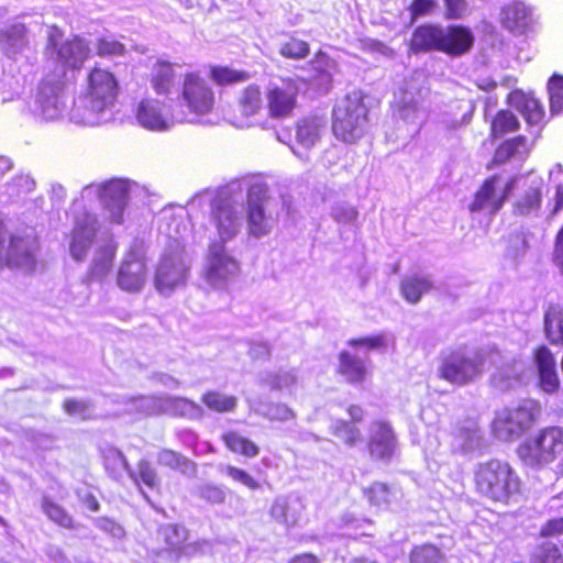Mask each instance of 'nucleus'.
I'll return each mask as SVG.
<instances>
[{
    "mask_svg": "<svg viewBox=\"0 0 563 563\" xmlns=\"http://www.w3.org/2000/svg\"><path fill=\"white\" fill-rule=\"evenodd\" d=\"M474 43V33L465 25L424 24L413 31L410 49L413 53L438 51L460 57L470 53Z\"/></svg>",
    "mask_w": 563,
    "mask_h": 563,
    "instance_id": "obj_1",
    "label": "nucleus"
},
{
    "mask_svg": "<svg viewBox=\"0 0 563 563\" xmlns=\"http://www.w3.org/2000/svg\"><path fill=\"white\" fill-rule=\"evenodd\" d=\"M486 354L483 350L465 345L441 353L438 376L456 386H466L484 373Z\"/></svg>",
    "mask_w": 563,
    "mask_h": 563,
    "instance_id": "obj_2",
    "label": "nucleus"
},
{
    "mask_svg": "<svg viewBox=\"0 0 563 563\" xmlns=\"http://www.w3.org/2000/svg\"><path fill=\"white\" fill-rule=\"evenodd\" d=\"M368 110L361 91L346 95L333 109V134L344 143L357 142L366 132Z\"/></svg>",
    "mask_w": 563,
    "mask_h": 563,
    "instance_id": "obj_3",
    "label": "nucleus"
},
{
    "mask_svg": "<svg viewBox=\"0 0 563 563\" xmlns=\"http://www.w3.org/2000/svg\"><path fill=\"white\" fill-rule=\"evenodd\" d=\"M190 275V261L185 247L174 240L159 258L155 273L154 285L163 296H170L184 287Z\"/></svg>",
    "mask_w": 563,
    "mask_h": 563,
    "instance_id": "obj_4",
    "label": "nucleus"
},
{
    "mask_svg": "<svg viewBox=\"0 0 563 563\" xmlns=\"http://www.w3.org/2000/svg\"><path fill=\"white\" fill-rule=\"evenodd\" d=\"M475 479L478 492L495 501H506L519 487V481L509 465L498 460L479 464Z\"/></svg>",
    "mask_w": 563,
    "mask_h": 563,
    "instance_id": "obj_5",
    "label": "nucleus"
},
{
    "mask_svg": "<svg viewBox=\"0 0 563 563\" xmlns=\"http://www.w3.org/2000/svg\"><path fill=\"white\" fill-rule=\"evenodd\" d=\"M62 31L56 26H51L48 31V44L47 49H54L57 55V62L60 65V69L55 75H60L63 79H66V68L79 69L89 55V47L82 38L75 36L71 40H67L59 44L62 38Z\"/></svg>",
    "mask_w": 563,
    "mask_h": 563,
    "instance_id": "obj_6",
    "label": "nucleus"
},
{
    "mask_svg": "<svg viewBox=\"0 0 563 563\" xmlns=\"http://www.w3.org/2000/svg\"><path fill=\"white\" fill-rule=\"evenodd\" d=\"M240 271L238 261L229 254L225 244L211 242L205 260L203 277L212 287H222Z\"/></svg>",
    "mask_w": 563,
    "mask_h": 563,
    "instance_id": "obj_7",
    "label": "nucleus"
},
{
    "mask_svg": "<svg viewBox=\"0 0 563 563\" xmlns=\"http://www.w3.org/2000/svg\"><path fill=\"white\" fill-rule=\"evenodd\" d=\"M268 202L267 185L260 181L251 184L247 190V228L253 236L267 235L275 224L272 214L266 213Z\"/></svg>",
    "mask_w": 563,
    "mask_h": 563,
    "instance_id": "obj_8",
    "label": "nucleus"
},
{
    "mask_svg": "<svg viewBox=\"0 0 563 563\" xmlns=\"http://www.w3.org/2000/svg\"><path fill=\"white\" fill-rule=\"evenodd\" d=\"M490 360L496 364L489 378L494 389L500 393L517 391L526 385L528 366L522 358L501 356L496 352Z\"/></svg>",
    "mask_w": 563,
    "mask_h": 563,
    "instance_id": "obj_9",
    "label": "nucleus"
},
{
    "mask_svg": "<svg viewBox=\"0 0 563 563\" xmlns=\"http://www.w3.org/2000/svg\"><path fill=\"white\" fill-rule=\"evenodd\" d=\"M528 430V406L521 401L518 406L504 408L496 412L492 431L496 439L504 442L518 441Z\"/></svg>",
    "mask_w": 563,
    "mask_h": 563,
    "instance_id": "obj_10",
    "label": "nucleus"
},
{
    "mask_svg": "<svg viewBox=\"0 0 563 563\" xmlns=\"http://www.w3.org/2000/svg\"><path fill=\"white\" fill-rule=\"evenodd\" d=\"M515 183L516 179L504 183L501 177L497 175L488 178L475 194L470 210L472 212H486L489 216L496 214L506 201Z\"/></svg>",
    "mask_w": 563,
    "mask_h": 563,
    "instance_id": "obj_11",
    "label": "nucleus"
},
{
    "mask_svg": "<svg viewBox=\"0 0 563 563\" xmlns=\"http://www.w3.org/2000/svg\"><path fill=\"white\" fill-rule=\"evenodd\" d=\"M211 220L220 238L225 244L240 232L243 224L242 207L230 199L218 198L212 203Z\"/></svg>",
    "mask_w": 563,
    "mask_h": 563,
    "instance_id": "obj_12",
    "label": "nucleus"
},
{
    "mask_svg": "<svg viewBox=\"0 0 563 563\" xmlns=\"http://www.w3.org/2000/svg\"><path fill=\"white\" fill-rule=\"evenodd\" d=\"M181 97L184 104L196 114L209 113L214 106V92L210 84L196 74H187Z\"/></svg>",
    "mask_w": 563,
    "mask_h": 563,
    "instance_id": "obj_13",
    "label": "nucleus"
},
{
    "mask_svg": "<svg viewBox=\"0 0 563 563\" xmlns=\"http://www.w3.org/2000/svg\"><path fill=\"white\" fill-rule=\"evenodd\" d=\"M66 81L60 75H48L43 79L37 101L45 119L55 120L65 111L64 88Z\"/></svg>",
    "mask_w": 563,
    "mask_h": 563,
    "instance_id": "obj_14",
    "label": "nucleus"
},
{
    "mask_svg": "<svg viewBox=\"0 0 563 563\" xmlns=\"http://www.w3.org/2000/svg\"><path fill=\"white\" fill-rule=\"evenodd\" d=\"M38 242L34 236H11L3 256V264L24 272L36 266Z\"/></svg>",
    "mask_w": 563,
    "mask_h": 563,
    "instance_id": "obj_15",
    "label": "nucleus"
},
{
    "mask_svg": "<svg viewBox=\"0 0 563 563\" xmlns=\"http://www.w3.org/2000/svg\"><path fill=\"white\" fill-rule=\"evenodd\" d=\"M563 452V430L548 427L530 443V457L539 463H550Z\"/></svg>",
    "mask_w": 563,
    "mask_h": 563,
    "instance_id": "obj_16",
    "label": "nucleus"
},
{
    "mask_svg": "<svg viewBox=\"0 0 563 563\" xmlns=\"http://www.w3.org/2000/svg\"><path fill=\"white\" fill-rule=\"evenodd\" d=\"M96 217L91 213L82 211L81 214L75 216V227L69 243V252L75 261L81 262L86 258L96 234Z\"/></svg>",
    "mask_w": 563,
    "mask_h": 563,
    "instance_id": "obj_17",
    "label": "nucleus"
},
{
    "mask_svg": "<svg viewBox=\"0 0 563 563\" xmlns=\"http://www.w3.org/2000/svg\"><path fill=\"white\" fill-rule=\"evenodd\" d=\"M146 277V266L142 254L131 251L119 268L117 277L119 287L125 291H140L145 285Z\"/></svg>",
    "mask_w": 563,
    "mask_h": 563,
    "instance_id": "obj_18",
    "label": "nucleus"
},
{
    "mask_svg": "<svg viewBox=\"0 0 563 563\" xmlns=\"http://www.w3.org/2000/svg\"><path fill=\"white\" fill-rule=\"evenodd\" d=\"M422 91L412 85L406 86L396 96L395 102L399 117L411 124L421 125L427 118Z\"/></svg>",
    "mask_w": 563,
    "mask_h": 563,
    "instance_id": "obj_19",
    "label": "nucleus"
},
{
    "mask_svg": "<svg viewBox=\"0 0 563 563\" xmlns=\"http://www.w3.org/2000/svg\"><path fill=\"white\" fill-rule=\"evenodd\" d=\"M98 192L100 202L109 212L111 221L121 223L130 192L129 181L122 179L111 180L98 190Z\"/></svg>",
    "mask_w": 563,
    "mask_h": 563,
    "instance_id": "obj_20",
    "label": "nucleus"
},
{
    "mask_svg": "<svg viewBox=\"0 0 563 563\" xmlns=\"http://www.w3.org/2000/svg\"><path fill=\"white\" fill-rule=\"evenodd\" d=\"M336 63L323 52L316 54L307 68L302 69L299 78L309 84L312 88L327 92L332 85L333 71Z\"/></svg>",
    "mask_w": 563,
    "mask_h": 563,
    "instance_id": "obj_21",
    "label": "nucleus"
},
{
    "mask_svg": "<svg viewBox=\"0 0 563 563\" xmlns=\"http://www.w3.org/2000/svg\"><path fill=\"white\" fill-rule=\"evenodd\" d=\"M533 361L538 388L547 394L556 393L560 388V378L554 354L547 346L541 345L534 350Z\"/></svg>",
    "mask_w": 563,
    "mask_h": 563,
    "instance_id": "obj_22",
    "label": "nucleus"
},
{
    "mask_svg": "<svg viewBox=\"0 0 563 563\" xmlns=\"http://www.w3.org/2000/svg\"><path fill=\"white\" fill-rule=\"evenodd\" d=\"M396 449V437L391 427L383 421H375L371 426L368 451L375 460H389Z\"/></svg>",
    "mask_w": 563,
    "mask_h": 563,
    "instance_id": "obj_23",
    "label": "nucleus"
},
{
    "mask_svg": "<svg viewBox=\"0 0 563 563\" xmlns=\"http://www.w3.org/2000/svg\"><path fill=\"white\" fill-rule=\"evenodd\" d=\"M117 93V81L107 70L95 68L89 75V88L87 95L98 99L97 108L109 107Z\"/></svg>",
    "mask_w": 563,
    "mask_h": 563,
    "instance_id": "obj_24",
    "label": "nucleus"
},
{
    "mask_svg": "<svg viewBox=\"0 0 563 563\" xmlns=\"http://www.w3.org/2000/svg\"><path fill=\"white\" fill-rule=\"evenodd\" d=\"M296 88L290 84L269 86L266 96L269 113L275 118L289 115L296 106Z\"/></svg>",
    "mask_w": 563,
    "mask_h": 563,
    "instance_id": "obj_25",
    "label": "nucleus"
},
{
    "mask_svg": "<svg viewBox=\"0 0 563 563\" xmlns=\"http://www.w3.org/2000/svg\"><path fill=\"white\" fill-rule=\"evenodd\" d=\"M485 446L483 432L474 422L460 427L454 433L453 448L463 454L482 452Z\"/></svg>",
    "mask_w": 563,
    "mask_h": 563,
    "instance_id": "obj_26",
    "label": "nucleus"
},
{
    "mask_svg": "<svg viewBox=\"0 0 563 563\" xmlns=\"http://www.w3.org/2000/svg\"><path fill=\"white\" fill-rule=\"evenodd\" d=\"M328 120L324 115H309L297 124L296 137L298 143L310 148L319 142L327 129Z\"/></svg>",
    "mask_w": 563,
    "mask_h": 563,
    "instance_id": "obj_27",
    "label": "nucleus"
},
{
    "mask_svg": "<svg viewBox=\"0 0 563 563\" xmlns=\"http://www.w3.org/2000/svg\"><path fill=\"white\" fill-rule=\"evenodd\" d=\"M302 505L299 498L277 497L272 507L271 516L279 523L288 527L296 526L301 514Z\"/></svg>",
    "mask_w": 563,
    "mask_h": 563,
    "instance_id": "obj_28",
    "label": "nucleus"
},
{
    "mask_svg": "<svg viewBox=\"0 0 563 563\" xmlns=\"http://www.w3.org/2000/svg\"><path fill=\"white\" fill-rule=\"evenodd\" d=\"M500 21L505 29L515 35H523L528 27L527 7L523 2H512L503 8Z\"/></svg>",
    "mask_w": 563,
    "mask_h": 563,
    "instance_id": "obj_29",
    "label": "nucleus"
},
{
    "mask_svg": "<svg viewBox=\"0 0 563 563\" xmlns=\"http://www.w3.org/2000/svg\"><path fill=\"white\" fill-rule=\"evenodd\" d=\"M140 124L148 130H166L170 126L167 118L162 113L161 104L154 100L142 101L136 114Z\"/></svg>",
    "mask_w": 563,
    "mask_h": 563,
    "instance_id": "obj_30",
    "label": "nucleus"
},
{
    "mask_svg": "<svg viewBox=\"0 0 563 563\" xmlns=\"http://www.w3.org/2000/svg\"><path fill=\"white\" fill-rule=\"evenodd\" d=\"M98 99L92 98L88 95H85L84 97H80L74 104L73 111H71V119L78 123L85 124V125H96L99 124L101 119L100 114L108 108V107H100L97 108Z\"/></svg>",
    "mask_w": 563,
    "mask_h": 563,
    "instance_id": "obj_31",
    "label": "nucleus"
},
{
    "mask_svg": "<svg viewBox=\"0 0 563 563\" xmlns=\"http://www.w3.org/2000/svg\"><path fill=\"white\" fill-rule=\"evenodd\" d=\"M432 288V280L428 276L413 274L405 277L400 284L404 298L412 305L418 303L422 296Z\"/></svg>",
    "mask_w": 563,
    "mask_h": 563,
    "instance_id": "obj_32",
    "label": "nucleus"
},
{
    "mask_svg": "<svg viewBox=\"0 0 563 563\" xmlns=\"http://www.w3.org/2000/svg\"><path fill=\"white\" fill-rule=\"evenodd\" d=\"M115 246L107 243L99 247L88 273L89 280H102L112 269Z\"/></svg>",
    "mask_w": 563,
    "mask_h": 563,
    "instance_id": "obj_33",
    "label": "nucleus"
},
{
    "mask_svg": "<svg viewBox=\"0 0 563 563\" xmlns=\"http://www.w3.org/2000/svg\"><path fill=\"white\" fill-rule=\"evenodd\" d=\"M339 372L349 383H361L365 379L367 367L363 358L343 351L339 356Z\"/></svg>",
    "mask_w": 563,
    "mask_h": 563,
    "instance_id": "obj_34",
    "label": "nucleus"
},
{
    "mask_svg": "<svg viewBox=\"0 0 563 563\" xmlns=\"http://www.w3.org/2000/svg\"><path fill=\"white\" fill-rule=\"evenodd\" d=\"M157 463L162 466L179 471L186 476L195 477L197 474V466L194 462L186 456L173 450L163 449L157 453Z\"/></svg>",
    "mask_w": 563,
    "mask_h": 563,
    "instance_id": "obj_35",
    "label": "nucleus"
},
{
    "mask_svg": "<svg viewBox=\"0 0 563 563\" xmlns=\"http://www.w3.org/2000/svg\"><path fill=\"white\" fill-rule=\"evenodd\" d=\"M158 537L164 541L168 550L179 558L181 548L187 540L188 532L183 526L168 523L159 528Z\"/></svg>",
    "mask_w": 563,
    "mask_h": 563,
    "instance_id": "obj_36",
    "label": "nucleus"
},
{
    "mask_svg": "<svg viewBox=\"0 0 563 563\" xmlns=\"http://www.w3.org/2000/svg\"><path fill=\"white\" fill-rule=\"evenodd\" d=\"M519 126V120L511 111L500 110L492 120L490 133L494 139H500L507 133L517 131Z\"/></svg>",
    "mask_w": 563,
    "mask_h": 563,
    "instance_id": "obj_37",
    "label": "nucleus"
},
{
    "mask_svg": "<svg viewBox=\"0 0 563 563\" xmlns=\"http://www.w3.org/2000/svg\"><path fill=\"white\" fill-rule=\"evenodd\" d=\"M222 438L225 445L234 453H240L246 457H254L260 452L258 446L254 442L238 432H228Z\"/></svg>",
    "mask_w": 563,
    "mask_h": 563,
    "instance_id": "obj_38",
    "label": "nucleus"
},
{
    "mask_svg": "<svg viewBox=\"0 0 563 563\" xmlns=\"http://www.w3.org/2000/svg\"><path fill=\"white\" fill-rule=\"evenodd\" d=\"M165 406L173 415L191 419L201 418L203 412L199 405L187 398H166Z\"/></svg>",
    "mask_w": 563,
    "mask_h": 563,
    "instance_id": "obj_39",
    "label": "nucleus"
},
{
    "mask_svg": "<svg viewBox=\"0 0 563 563\" xmlns=\"http://www.w3.org/2000/svg\"><path fill=\"white\" fill-rule=\"evenodd\" d=\"M530 563H563V552L559 544L543 541L536 547Z\"/></svg>",
    "mask_w": 563,
    "mask_h": 563,
    "instance_id": "obj_40",
    "label": "nucleus"
},
{
    "mask_svg": "<svg viewBox=\"0 0 563 563\" xmlns=\"http://www.w3.org/2000/svg\"><path fill=\"white\" fill-rule=\"evenodd\" d=\"M174 81L173 66L166 62H158L153 68V87L157 93L169 91Z\"/></svg>",
    "mask_w": 563,
    "mask_h": 563,
    "instance_id": "obj_41",
    "label": "nucleus"
},
{
    "mask_svg": "<svg viewBox=\"0 0 563 563\" xmlns=\"http://www.w3.org/2000/svg\"><path fill=\"white\" fill-rule=\"evenodd\" d=\"M0 43L8 54H14L25 45V27L12 25L0 34Z\"/></svg>",
    "mask_w": 563,
    "mask_h": 563,
    "instance_id": "obj_42",
    "label": "nucleus"
},
{
    "mask_svg": "<svg viewBox=\"0 0 563 563\" xmlns=\"http://www.w3.org/2000/svg\"><path fill=\"white\" fill-rule=\"evenodd\" d=\"M120 402L125 405V412L130 415H152L157 410L156 399L148 396L122 397Z\"/></svg>",
    "mask_w": 563,
    "mask_h": 563,
    "instance_id": "obj_43",
    "label": "nucleus"
},
{
    "mask_svg": "<svg viewBox=\"0 0 563 563\" xmlns=\"http://www.w3.org/2000/svg\"><path fill=\"white\" fill-rule=\"evenodd\" d=\"M203 404L217 412H230L236 407L238 399L234 396H228L219 391H208L202 396Z\"/></svg>",
    "mask_w": 563,
    "mask_h": 563,
    "instance_id": "obj_44",
    "label": "nucleus"
},
{
    "mask_svg": "<svg viewBox=\"0 0 563 563\" xmlns=\"http://www.w3.org/2000/svg\"><path fill=\"white\" fill-rule=\"evenodd\" d=\"M331 432L349 446H355L362 441V433L360 429L355 424L345 420H336L331 427Z\"/></svg>",
    "mask_w": 563,
    "mask_h": 563,
    "instance_id": "obj_45",
    "label": "nucleus"
},
{
    "mask_svg": "<svg viewBox=\"0 0 563 563\" xmlns=\"http://www.w3.org/2000/svg\"><path fill=\"white\" fill-rule=\"evenodd\" d=\"M104 463L107 470H111L114 477L120 476L122 471H126L129 473V476L133 481H136L135 472L132 471L126 457L123 455L121 451L117 449H109L104 456Z\"/></svg>",
    "mask_w": 563,
    "mask_h": 563,
    "instance_id": "obj_46",
    "label": "nucleus"
},
{
    "mask_svg": "<svg viewBox=\"0 0 563 563\" xmlns=\"http://www.w3.org/2000/svg\"><path fill=\"white\" fill-rule=\"evenodd\" d=\"M239 106L243 115H254L262 107L258 87L251 85L245 88L240 97Z\"/></svg>",
    "mask_w": 563,
    "mask_h": 563,
    "instance_id": "obj_47",
    "label": "nucleus"
},
{
    "mask_svg": "<svg viewBox=\"0 0 563 563\" xmlns=\"http://www.w3.org/2000/svg\"><path fill=\"white\" fill-rule=\"evenodd\" d=\"M525 148L526 137L523 135H519L517 137L507 140L495 151L494 163H506L510 157H512L517 153H520V151Z\"/></svg>",
    "mask_w": 563,
    "mask_h": 563,
    "instance_id": "obj_48",
    "label": "nucleus"
},
{
    "mask_svg": "<svg viewBox=\"0 0 563 563\" xmlns=\"http://www.w3.org/2000/svg\"><path fill=\"white\" fill-rule=\"evenodd\" d=\"M545 330L552 343L563 344V307L547 313Z\"/></svg>",
    "mask_w": 563,
    "mask_h": 563,
    "instance_id": "obj_49",
    "label": "nucleus"
},
{
    "mask_svg": "<svg viewBox=\"0 0 563 563\" xmlns=\"http://www.w3.org/2000/svg\"><path fill=\"white\" fill-rule=\"evenodd\" d=\"M271 421L286 422L297 417L296 412L284 402H268L258 411Z\"/></svg>",
    "mask_w": 563,
    "mask_h": 563,
    "instance_id": "obj_50",
    "label": "nucleus"
},
{
    "mask_svg": "<svg viewBox=\"0 0 563 563\" xmlns=\"http://www.w3.org/2000/svg\"><path fill=\"white\" fill-rule=\"evenodd\" d=\"M548 93L552 113L563 110V75L553 74L548 80Z\"/></svg>",
    "mask_w": 563,
    "mask_h": 563,
    "instance_id": "obj_51",
    "label": "nucleus"
},
{
    "mask_svg": "<svg viewBox=\"0 0 563 563\" xmlns=\"http://www.w3.org/2000/svg\"><path fill=\"white\" fill-rule=\"evenodd\" d=\"M297 374L294 371H279L267 374L263 383L274 390L291 389L297 384Z\"/></svg>",
    "mask_w": 563,
    "mask_h": 563,
    "instance_id": "obj_52",
    "label": "nucleus"
},
{
    "mask_svg": "<svg viewBox=\"0 0 563 563\" xmlns=\"http://www.w3.org/2000/svg\"><path fill=\"white\" fill-rule=\"evenodd\" d=\"M459 109H463V114L457 118L452 111L444 112L441 117V123L448 129H459L471 122L474 112V106L471 102L466 104H459Z\"/></svg>",
    "mask_w": 563,
    "mask_h": 563,
    "instance_id": "obj_53",
    "label": "nucleus"
},
{
    "mask_svg": "<svg viewBox=\"0 0 563 563\" xmlns=\"http://www.w3.org/2000/svg\"><path fill=\"white\" fill-rule=\"evenodd\" d=\"M42 509L52 521L64 528H71V517L59 505L51 501L47 498H44L42 503Z\"/></svg>",
    "mask_w": 563,
    "mask_h": 563,
    "instance_id": "obj_54",
    "label": "nucleus"
},
{
    "mask_svg": "<svg viewBox=\"0 0 563 563\" xmlns=\"http://www.w3.org/2000/svg\"><path fill=\"white\" fill-rule=\"evenodd\" d=\"M220 472L230 477L232 481L240 483L252 490L261 488L260 483L251 474L242 468L232 465H221Z\"/></svg>",
    "mask_w": 563,
    "mask_h": 563,
    "instance_id": "obj_55",
    "label": "nucleus"
},
{
    "mask_svg": "<svg viewBox=\"0 0 563 563\" xmlns=\"http://www.w3.org/2000/svg\"><path fill=\"white\" fill-rule=\"evenodd\" d=\"M442 554L438 548L431 544H423L412 550L410 563H441Z\"/></svg>",
    "mask_w": 563,
    "mask_h": 563,
    "instance_id": "obj_56",
    "label": "nucleus"
},
{
    "mask_svg": "<svg viewBox=\"0 0 563 563\" xmlns=\"http://www.w3.org/2000/svg\"><path fill=\"white\" fill-rule=\"evenodd\" d=\"M309 44L299 38H290L283 43L279 53L286 58L299 59L305 58L309 54Z\"/></svg>",
    "mask_w": 563,
    "mask_h": 563,
    "instance_id": "obj_57",
    "label": "nucleus"
},
{
    "mask_svg": "<svg viewBox=\"0 0 563 563\" xmlns=\"http://www.w3.org/2000/svg\"><path fill=\"white\" fill-rule=\"evenodd\" d=\"M364 494L373 506L382 507L390 503L389 487L384 483H374Z\"/></svg>",
    "mask_w": 563,
    "mask_h": 563,
    "instance_id": "obj_58",
    "label": "nucleus"
},
{
    "mask_svg": "<svg viewBox=\"0 0 563 563\" xmlns=\"http://www.w3.org/2000/svg\"><path fill=\"white\" fill-rule=\"evenodd\" d=\"M331 217L338 223L353 224L358 218V211L349 203L340 202L332 207Z\"/></svg>",
    "mask_w": 563,
    "mask_h": 563,
    "instance_id": "obj_59",
    "label": "nucleus"
},
{
    "mask_svg": "<svg viewBox=\"0 0 563 563\" xmlns=\"http://www.w3.org/2000/svg\"><path fill=\"white\" fill-rule=\"evenodd\" d=\"M211 75L212 79L219 85L240 82L249 78L246 73L233 70L227 67H214Z\"/></svg>",
    "mask_w": 563,
    "mask_h": 563,
    "instance_id": "obj_60",
    "label": "nucleus"
},
{
    "mask_svg": "<svg viewBox=\"0 0 563 563\" xmlns=\"http://www.w3.org/2000/svg\"><path fill=\"white\" fill-rule=\"evenodd\" d=\"M10 197H19L21 194H27L35 187V181L29 175H16L7 184Z\"/></svg>",
    "mask_w": 563,
    "mask_h": 563,
    "instance_id": "obj_61",
    "label": "nucleus"
},
{
    "mask_svg": "<svg viewBox=\"0 0 563 563\" xmlns=\"http://www.w3.org/2000/svg\"><path fill=\"white\" fill-rule=\"evenodd\" d=\"M198 495L200 498L211 504H223L227 498L224 488L213 484L201 485L198 488Z\"/></svg>",
    "mask_w": 563,
    "mask_h": 563,
    "instance_id": "obj_62",
    "label": "nucleus"
},
{
    "mask_svg": "<svg viewBox=\"0 0 563 563\" xmlns=\"http://www.w3.org/2000/svg\"><path fill=\"white\" fill-rule=\"evenodd\" d=\"M135 483H139V479L142 481L146 486L153 488L157 485L158 479L155 470L152 467L150 462L142 460L137 464V472Z\"/></svg>",
    "mask_w": 563,
    "mask_h": 563,
    "instance_id": "obj_63",
    "label": "nucleus"
},
{
    "mask_svg": "<svg viewBox=\"0 0 563 563\" xmlns=\"http://www.w3.org/2000/svg\"><path fill=\"white\" fill-rule=\"evenodd\" d=\"M63 408L70 416H79L81 419L90 418V404L88 401L66 399Z\"/></svg>",
    "mask_w": 563,
    "mask_h": 563,
    "instance_id": "obj_64",
    "label": "nucleus"
}]
</instances>
